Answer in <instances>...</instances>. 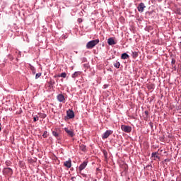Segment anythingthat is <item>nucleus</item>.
Returning a JSON list of instances; mask_svg holds the SVG:
<instances>
[{
    "mask_svg": "<svg viewBox=\"0 0 181 181\" xmlns=\"http://www.w3.org/2000/svg\"><path fill=\"white\" fill-rule=\"evenodd\" d=\"M80 148L82 150V151H86V146L85 144H81Z\"/></svg>",
    "mask_w": 181,
    "mask_h": 181,
    "instance_id": "nucleus-18",
    "label": "nucleus"
},
{
    "mask_svg": "<svg viewBox=\"0 0 181 181\" xmlns=\"http://www.w3.org/2000/svg\"><path fill=\"white\" fill-rule=\"evenodd\" d=\"M138 11L139 12H144V8H145V4H144V2H141V4H139V5L137 7Z\"/></svg>",
    "mask_w": 181,
    "mask_h": 181,
    "instance_id": "nucleus-6",
    "label": "nucleus"
},
{
    "mask_svg": "<svg viewBox=\"0 0 181 181\" xmlns=\"http://www.w3.org/2000/svg\"><path fill=\"white\" fill-rule=\"evenodd\" d=\"M67 116H68V117H69V118H73V117H74L75 114H74V110H67Z\"/></svg>",
    "mask_w": 181,
    "mask_h": 181,
    "instance_id": "nucleus-9",
    "label": "nucleus"
},
{
    "mask_svg": "<svg viewBox=\"0 0 181 181\" xmlns=\"http://www.w3.org/2000/svg\"><path fill=\"white\" fill-rule=\"evenodd\" d=\"M112 134H113V130H106V132H105V133L103 134L102 137L103 139H107Z\"/></svg>",
    "mask_w": 181,
    "mask_h": 181,
    "instance_id": "nucleus-3",
    "label": "nucleus"
},
{
    "mask_svg": "<svg viewBox=\"0 0 181 181\" xmlns=\"http://www.w3.org/2000/svg\"><path fill=\"white\" fill-rule=\"evenodd\" d=\"M150 124H151V127H153V123H151Z\"/></svg>",
    "mask_w": 181,
    "mask_h": 181,
    "instance_id": "nucleus-30",
    "label": "nucleus"
},
{
    "mask_svg": "<svg viewBox=\"0 0 181 181\" xmlns=\"http://www.w3.org/2000/svg\"><path fill=\"white\" fill-rule=\"evenodd\" d=\"M86 165H87V162L86 161L83 162V163L79 165V168H78L79 171H83V169H85V168H86Z\"/></svg>",
    "mask_w": 181,
    "mask_h": 181,
    "instance_id": "nucleus-10",
    "label": "nucleus"
},
{
    "mask_svg": "<svg viewBox=\"0 0 181 181\" xmlns=\"http://www.w3.org/2000/svg\"><path fill=\"white\" fill-rule=\"evenodd\" d=\"M82 21H83L82 18H78V23H82Z\"/></svg>",
    "mask_w": 181,
    "mask_h": 181,
    "instance_id": "nucleus-24",
    "label": "nucleus"
},
{
    "mask_svg": "<svg viewBox=\"0 0 181 181\" xmlns=\"http://www.w3.org/2000/svg\"><path fill=\"white\" fill-rule=\"evenodd\" d=\"M139 53L138 52H132V57L134 59H136V57H138Z\"/></svg>",
    "mask_w": 181,
    "mask_h": 181,
    "instance_id": "nucleus-17",
    "label": "nucleus"
},
{
    "mask_svg": "<svg viewBox=\"0 0 181 181\" xmlns=\"http://www.w3.org/2000/svg\"><path fill=\"white\" fill-rule=\"evenodd\" d=\"M57 98L59 101H62L63 103H64V101L66 100L64 95H57Z\"/></svg>",
    "mask_w": 181,
    "mask_h": 181,
    "instance_id": "nucleus-7",
    "label": "nucleus"
},
{
    "mask_svg": "<svg viewBox=\"0 0 181 181\" xmlns=\"http://www.w3.org/2000/svg\"><path fill=\"white\" fill-rule=\"evenodd\" d=\"M104 155H105V157H107V151H104Z\"/></svg>",
    "mask_w": 181,
    "mask_h": 181,
    "instance_id": "nucleus-28",
    "label": "nucleus"
},
{
    "mask_svg": "<svg viewBox=\"0 0 181 181\" xmlns=\"http://www.w3.org/2000/svg\"><path fill=\"white\" fill-rule=\"evenodd\" d=\"M50 86H54V84L55 83L54 81H49Z\"/></svg>",
    "mask_w": 181,
    "mask_h": 181,
    "instance_id": "nucleus-26",
    "label": "nucleus"
},
{
    "mask_svg": "<svg viewBox=\"0 0 181 181\" xmlns=\"http://www.w3.org/2000/svg\"><path fill=\"white\" fill-rule=\"evenodd\" d=\"M171 65H172V68H174L175 69H176V59H172Z\"/></svg>",
    "mask_w": 181,
    "mask_h": 181,
    "instance_id": "nucleus-14",
    "label": "nucleus"
},
{
    "mask_svg": "<svg viewBox=\"0 0 181 181\" xmlns=\"http://www.w3.org/2000/svg\"><path fill=\"white\" fill-rule=\"evenodd\" d=\"M71 180H74V177H72Z\"/></svg>",
    "mask_w": 181,
    "mask_h": 181,
    "instance_id": "nucleus-33",
    "label": "nucleus"
},
{
    "mask_svg": "<svg viewBox=\"0 0 181 181\" xmlns=\"http://www.w3.org/2000/svg\"><path fill=\"white\" fill-rule=\"evenodd\" d=\"M145 114H146V117H148V114H149L148 110H145Z\"/></svg>",
    "mask_w": 181,
    "mask_h": 181,
    "instance_id": "nucleus-25",
    "label": "nucleus"
},
{
    "mask_svg": "<svg viewBox=\"0 0 181 181\" xmlns=\"http://www.w3.org/2000/svg\"><path fill=\"white\" fill-rule=\"evenodd\" d=\"M114 66L115 68H120V62H115Z\"/></svg>",
    "mask_w": 181,
    "mask_h": 181,
    "instance_id": "nucleus-20",
    "label": "nucleus"
},
{
    "mask_svg": "<svg viewBox=\"0 0 181 181\" xmlns=\"http://www.w3.org/2000/svg\"><path fill=\"white\" fill-rule=\"evenodd\" d=\"M43 137H48V132L47 130H45L44 134H42Z\"/></svg>",
    "mask_w": 181,
    "mask_h": 181,
    "instance_id": "nucleus-21",
    "label": "nucleus"
},
{
    "mask_svg": "<svg viewBox=\"0 0 181 181\" xmlns=\"http://www.w3.org/2000/svg\"><path fill=\"white\" fill-rule=\"evenodd\" d=\"M6 164L7 165H10V162H6Z\"/></svg>",
    "mask_w": 181,
    "mask_h": 181,
    "instance_id": "nucleus-29",
    "label": "nucleus"
},
{
    "mask_svg": "<svg viewBox=\"0 0 181 181\" xmlns=\"http://www.w3.org/2000/svg\"><path fill=\"white\" fill-rule=\"evenodd\" d=\"M0 130H1V123H0Z\"/></svg>",
    "mask_w": 181,
    "mask_h": 181,
    "instance_id": "nucleus-31",
    "label": "nucleus"
},
{
    "mask_svg": "<svg viewBox=\"0 0 181 181\" xmlns=\"http://www.w3.org/2000/svg\"><path fill=\"white\" fill-rule=\"evenodd\" d=\"M64 165L66 166V168H71L72 165V160L71 158H69V160H65V162H64Z\"/></svg>",
    "mask_w": 181,
    "mask_h": 181,
    "instance_id": "nucleus-4",
    "label": "nucleus"
},
{
    "mask_svg": "<svg viewBox=\"0 0 181 181\" xmlns=\"http://www.w3.org/2000/svg\"><path fill=\"white\" fill-rule=\"evenodd\" d=\"M79 75H81V71H75L72 74L73 78H76V76H79Z\"/></svg>",
    "mask_w": 181,
    "mask_h": 181,
    "instance_id": "nucleus-13",
    "label": "nucleus"
},
{
    "mask_svg": "<svg viewBox=\"0 0 181 181\" xmlns=\"http://www.w3.org/2000/svg\"><path fill=\"white\" fill-rule=\"evenodd\" d=\"M4 171V173H6L7 175H13V170L11 168H5Z\"/></svg>",
    "mask_w": 181,
    "mask_h": 181,
    "instance_id": "nucleus-8",
    "label": "nucleus"
},
{
    "mask_svg": "<svg viewBox=\"0 0 181 181\" xmlns=\"http://www.w3.org/2000/svg\"><path fill=\"white\" fill-rule=\"evenodd\" d=\"M129 57L128 54H122V59H129Z\"/></svg>",
    "mask_w": 181,
    "mask_h": 181,
    "instance_id": "nucleus-19",
    "label": "nucleus"
},
{
    "mask_svg": "<svg viewBox=\"0 0 181 181\" xmlns=\"http://www.w3.org/2000/svg\"><path fill=\"white\" fill-rule=\"evenodd\" d=\"M38 119H39L38 117H33V121H37Z\"/></svg>",
    "mask_w": 181,
    "mask_h": 181,
    "instance_id": "nucleus-27",
    "label": "nucleus"
},
{
    "mask_svg": "<svg viewBox=\"0 0 181 181\" xmlns=\"http://www.w3.org/2000/svg\"><path fill=\"white\" fill-rule=\"evenodd\" d=\"M107 42L110 45H116V41H115L113 37H109L107 40Z\"/></svg>",
    "mask_w": 181,
    "mask_h": 181,
    "instance_id": "nucleus-11",
    "label": "nucleus"
},
{
    "mask_svg": "<svg viewBox=\"0 0 181 181\" xmlns=\"http://www.w3.org/2000/svg\"><path fill=\"white\" fill-rule=\"evenodd\" d=\"M41 76H42V73H36L35 78H39V77Z\"/></svg>",
    "mask_w": 181,
    "mask_h": 181,
    "instance_id": "nucleus-22",
    "label": "nucleus"
},
{
    "mask_svg": "<svg viewBox=\"0 0 181 181\" xmlns=\"http://www.w3.org/2000/svg\"><path fill=\"white\" fill-rule=\"evenodd\" d=\"M52 134L54 136V137L59 138V130H57V129L53 130Z\"/></svg>",
    "mask_w": 181,
    "mask_h": 181,
    "instance_id": "nucleus-12",
    "label": "nucleus"
},
{
    "mask_svg": "<svg viewBox=\"0 0 181 181\" xmlns=\"http://www.w3.org/2000/svg\"><path fill=\"white\" fill-rule=\"evenodd\" d=\"M58 76H62V78H66L67 76V74L66 72L60 73V75H58Z\"/></svg>",
    "mask_w": 181,
    "mask_h": 181,
    "instance_id": "nucleus-16",
    "label": "nucleus"
},
{
    "mask_svg": "<svg viewBox=\"0 0 181 181\" xmlns=\"http://www.w3.org/2000/svg\"><path fill=\"white\" fill-rule=\"evenodd\" d=\"M64 130H65V132H66V134L68 135H69L70 137H74V130L67 129V127H66L64 129Z\"/></svg>",
    "mask_w": 181,
    "mask_h": 181,
    "instance_id": "nucleus-5",
    "label": "nucleus"
},
{
    "mask_svg": "<svg viewBox=\"0 0 181 181\" xmlns=\"http://www.w3.org/2000/svg\"><path fill=\"white\" fill-rule=\"evenodd\" d=\"M121 129L123 130V132H132V127L128 126V124H122Z\"/></svg>",
    "mask_w": 181,
    "mask_h": 181,
    "instance_id": "nucleus-2",
    "label": "nucleus"
},
{
    "mask_svg": "<svg viewBox=\"0 0 181 181\" xmlns=\"http://www.w3.org/2000/svg\"><path fill=\"white\" fill-rule=\"evenodd\" d=\"M180 45L181 46V41H180Z\"/></svg>",
    "mask_w": 181,
    "mask_h": 181,
    "instance_id": "nucleus-32",
    "label": "nucleus"
},
{
    "mask_svg": "<svg viewBox=\"0 0 181 181\" xmlns=\"http://www.w3.org/2000/svg\"><path fill=\"white\" fill-rule=\"evenodd\" d=\"M30 69H31L32 73H33V75L36 73V69L35 68V66H33L32 64L29 65Z\"/></svg>",
    "mask_w": 181,
    "mask_h": 181,
    "instance_id": "nucleus-15",
    "label": "nucleus"
},
{
    "mask_svg": "<svg viewBox=\"0 0 181 181\" xmlns=\"http://www.w3.org/2000/svg\"><path fill=\"white\" fill-rule=\"evenodd\" d=\"M99 42H100V40H93L91 41H88L86 44V48L88 49L94 48V46H96V45H98Z\"/></svg>",
    "mask_w": 181,
    "mask_h": 181,
    "instance_id": "nucleus-1",
    "label": "nucleus"
},
{
    "mask_svg": "<svg viewBox=\"0 0 181 181\" xmlns=\"http://www.w3.org/2000/svg\"><path fill=\"white\" fill-rule=\"evenodd\" d=\"M152 157H156V158H158V155L156 151H153V153H152Z\"/></svg>",
    "mask_w": 181,
    "mask_h": 181,
    "instance_id": "nucleus-23",
    "label": "nucleus"
}]
</instances>
